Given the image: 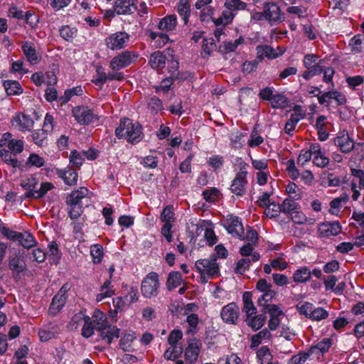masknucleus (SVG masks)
<instances>
[{
  "instance_id": "nucleus-1",
  "label": "nucleus",
  "mask_w": 364,
  "mask_h": 364,
  "mask_svg": "<svg viewBox=\"0 0 364 364\" xmlns=\"http://www.w3.org/2000/svg\"><path fill=\"white\" fill-rule=\"evenodd\" d=\"M142 127L139 123H133L129 118L120 120L119 125L115 129V134L119 138H125L131 144H136L142 139Z\"/></svg>"
},
{
  "instance_id": "nucleus-2",
  "label": "nucleus",
  "mask_w": 364,
  "mask_h": 364,
  "mask_svg": "<svg viewBox=\"0 0 364 364\" xmlns=\"http://www.w3.org/2000/svg\"><path fill=\"white\" fill-rule=\"evenodd\" d=\"M89 190L85 187L72 191L66 197L65 203L68 206V215L73 220L77 219L82 213V200L87 198Z\"/></svg>"
},
{
  "instance_id": "nucleus-3",
  "label": "nucleus",
  "mask_w": 364,
  "mask_h": 364,
  "mask_svg": "<svg viewBox=\"0 0 364 364\" xmlns=\"http://www.w3.org/2000/svg\"><path fill=\"white\" fill-rule=\"evenodd\" d=\"M159 274L156 272H151L141 282V294L146 298L156 297L159 294Z\"/></svg>"
},
{
  "instance_id": "nucleus-4",
  "label": "nucleus",
  "mask_w": 364,
  "mask_h": 364,
  "mask_svg": "<svg viewBox=\"0 0 364 364\" xmlns=\"http://www.w3.org/2000/svg\"><path fill=\"white\" fill-rule=\"evenodd\" d=\"M216 260V255L213 254L209 259L197 260L195 267L200 274H206L208 277H215L218 276L219 273V267Z\"/></svg>"
},
{
  "instance_id": "nucleus-5",
  "label": "nucleus",
  "mask_w": 364,
  "mask_h": 364,
  "mask_svg": "<svg viewBox=\"0 0 364 364\" xmlns=\"http://www.w3.org/2000/svg\"><path fill=\"white\" fill-rule=\"evenodd\" d=\"M53 117L49 114H47L43 128L41 129L36 130L33 134V139L36 144L41 146L43 145L44 141L47 139L48 134L51 133L53 130Z\"/></svg>"
},
{
  "instance_id": "nucleus-6",
  "label": "nucleus",
  "mask_w": 364,
  "mask_h": 364,
  "mask_svg": "<svg viewBox=\"0 0 364 364\" xmlns=\"http://www.w3.org/2000/svg\"><path fill=\"white\" fill-rule=\"evenodd\" d=\"M263 9L264 11V19L271 25H277L284 20V14L277 4L272 2L265 3Z\"/></svg>"
},
{
  "instance_id": "nucleus-7",
  "label": "nucleus",
  "mask_w": 364,
  "mask_h": 364,
  "mask_svg": "<svg viewBox=\"0 0 364 364\" xmlns=\"http://www.w3.org/2000/svg\"><path fill=\"white\" fill-rule=\"evenodd\" d=\"M246 166L247 164L244 163L231 184V191L237 196H241L245 193V186L247 183Z\"/></svg>"
},
{
  "instance_id": "nucleus-8",
  "label": "nucleus",
  "mask_w": 364,
  "mask_h": 364,
  "mask_svg": "<svg viewBox=\"0 0 364 364\" xmlns=\"http://www.w3.org/2000/svg\"><path fill=\"white\" fill-rule=\"evenodd\" d=\"M239 315L240 308L235 302H231L225 305L220 311L221 318L224 322L228 324L236 325Z\"/></svg>"
},
{
  "instance_id": "nucleus-9",
  "label": "nucleus",
  "mask_w": 364,
  "mask_h": 364,
  "mask_svg": "<svg viewBox=\"0 0 364 364\" xmlns=\"http://www.w3.org/2000/svg\"><path fill=\"white\" fill-rule=\"evenodd\" d=\"M136 57L134 53L129 51L122 52L112 59L109 66L112 70L118 71L129 66Z\"/></svg>"
},
{
  "instance_id": "nucleus-10",
  "label": "nucleus",
  "mask_w": 364,
  "mask_h": 364,
  "mask_svg": "<svg viewBox=\"0 0 364 364\" xmlns=\"http://www.w3.org/2000/svg\"><path fill=\"white\" fill-rule=\"evenodd\" d=\"M73 114L78 123L88 124L94 122L96 115L87 107H75L73 109Z\"/></svg>"
},
{
  "instance_id": "nucleus-11",
  "label": "nucleus",
  "mask_w": 364,
  "mask_h": 364,
  "mask_svg": "<svg viewBox=\"0 0 364 364\" xmlns=\"http://www.w3.org/2000/svg\"><path fill=\"white\" fill-rule=\"evenodd\" d=\"M67 288L65 285H63L58 292L54 296V297L52 299L51 304L49 308V314L50 315L55 316L57 314L64 306L66 300V293H67Z\"/></svg>"
},
{
  "instance_id": "nucleus-12",
  "label": "nucleus",
  "mask_w": 364,
  "mask_h": 364,
  "mask_svg": "<svg viewBox=\"0 0 364 364\" xmlns=\"http://www.w3.org/2000/svg\"><path fill=\"white\" fill-rule=\"evenodd\" d=\"M224 226L226 228L228 232L235 236L242 238L245 230L243 225L237 216L233 215H228L225 221Z\"/></svg>"
},
{
  "instance_id": "nucleus-13",
  "label": "nucleus",
  "mask_w": 364,
  "mask_h": 364,
  "mask_svg": "<svg viewBox=\"0 0 364 364\" xmlns=\"http://www.w3.org/2000/svg\"><path fill=\"white\" fill-rule=\"evenodd\" d=\"M129 36L125 32H117L110 35L105 40L107 46L112 50L121 49L124 46L125 42Z\"/></svg>"
},
{
  "instance_id": "nucleus-14",
  "label": "nucleus",
  "mask_w": 364,
  "mask_h": 364,
  "mask_svg": "<svg viewBox=\"0 0 364 364\" xmlns=\"http://www.w3.org/2000/svg\"><path fill=\"white\" fill-rule=\"evenodd\" d=\"M341 231V226L338 222H326L318 226V232L320 237H329L331 236L338 235Z\"/></svg>"
},
{
  "instance_id": "nucleus-15",
  "label": "nucleus",
  "mask_w": 364,
  "mask_h": 364,
  "mask_svg": "<svg viewBox=\"0 0 364 364\" xmlns=\"http://www.w3.org/2000/svg\"><path fill=\"white\" fill-rule=\"evenodd\" d=\"M21 50L27 60L32 65H36L41 60V55L31 42L24 41L21 44Z\"/></svg>"
},
{
  "instance_id": "nucleus-16",
  "label": "nucleus",
  "mask_w": 364,
  "mask_h": 364,
  "mask_svg": "<svg viewBox=\"0 0 364 364\" xmlns=\"http://www.w3.org/2000/svg\"><path fill=\"white\" fill-rule=\"evenodd\" d=\"M256 50L257 58L260 59H263L264 57L269 59H275L284 53V50L280 47H277L278 51H276L272 47L267 45L257 46Z\"/></svg>"
},
{
  "instance_id": "nucleus-17",
  "label": "nucleus",
  "mask_w": 364,
  "mask_h": 364,
  "mask_svg": "<svg viewBox=\"0 0 364 364\" xmlns=\"http://www.w3.org/2000/svg\"><path fill=\"white\" fill-rule=\"evenodd\" d=\"M201 343L196 339L191 341L185 350V359L190 364L194 363L199 355Z\"/></svg>"
},
{
  "instance_id": "nucleus-18",
  "label": "nucleus",
  "mask_w": 364,
  "mask_h": 364,
  "mask_svg": "<svg viewBox=\"0 0 364 364\" xmlns=\"http://www.w3.org/2000/svg\"><path fill=\"white\" fill-rule=\"evenodd\" d=\"M334 144L343 153H349L354 149V141L348 134H343L334 139Z\"/></svg>"
},
{
  "instance_id": "nucleus-19",
  "label": "nucleus",
  "mask_w": 364,
  "mask_h": 364,
  "mask_svg": "<svg viewBox=\"0 0 364 364\" xmlns=\"http://www.w3.org/2000/svg\"><path fill=\"white\" fill-rule=\"evenodd\" d=\"M53 188L54 186L52 183L43 182L41 184V186L38 189L36 188V191L34 193L26 192L24 195L21 196V198L40 199L44 197L47 192Z\"/></svg>"
},
{
  "instance_id": "nucleus-20",
  "label": "nucleus",
  "mask_w": 364,
  "mask_h": 364,
  "mask_svg": "<svg viewBox=\"0 0 364 364\" xmlns=\"http://www.w3.org/2000/svg\"><path fill=\"white\" fill-rule=\"evenodd\" d=\"M18 125L19 127V129L22 132L23 131H30L33 127L34 122L31 118L30 116L22 114L16 115L13 119V124Z\"/></svg>"
},
{
  "instance_id": "nucleus-21",
  "label": "nucleus",
  "mask_w": 364,
  "mask_h": 364,
  "mask_svg": "<svg viewBox=\"0 0 364 364\" xmlns=\"http://www.w3.org/2000/svg\"><path fill=\"white\" fill-rule=\"evenodd\" d=\"M56 174L68 186H75L77 184V173L72 168H68V170L58 169Z\"/></svg>"
},
{
  "instance_id": "nucleus-22",
  "label": "nucleus",
  "mask_w": 364,
  "mask_h": 364,
  "mask_svg": "<svg viewBox=\"0 0 364 364\" xmlns=\"http://www.w3.org/2000/svg\"><path fill=\"white\" fill-rule=\"evenodd\" d=\"M9 268L12 271L13 276L16 279L26 269V263L18 257H14L9 261Z\"/></svg>"
},
{
  "instance_id": "nucleus-23",
  "label": "nucleus",
  "mask_w": 364,
  "mask_h": 364,
  "mask_svg": "<svg viewBox=\"0 0 364 364\" xmlns=\"http://www.w3.org/2000/svg\"><path fill=\"white\" fill-rule=\"evenodd\" d=\"M59 333L58 326L57 325H50L41 328L38 331V336L41 341L46 342L56 337Z\"/></svg>"
},
{
  "instance_id": "nucleus-24",
  "label": "nucleus",
  "mask_w": 364,
  "mask_h": 364,
  "mask_svg": "<svg viewBox=\"0 0 364 364\" xmlns=\"http://www.w3.org/2000/svg\"><path fill=\"white\" fill-rule=\"evenodd\" d=\"M120 329L116 326L109 325L106 328L100 333V336L102 340L110 344L114 338L119 337Z\"/></svg>"
},
{
  "instance_id": "nucleus-25",
  "label": "nucleus",
  "mask_w": 364,
  "mask_h": 364,
  "mask_svg": "<svg viewBox=\"0 0 364 364\" xmlns=\"http://www.w3.org/2000/svg\"><path fill=\"white\" fill-rule=\"evenodd\" d=\"M267 317L263 312L256 314L251 318H245L247 325L254 331L260 329L265 323Z\"/></svg>"
},
{
  "instance_id": "nucleus-26",
  "label": "nucleus",
  "mask_w": 364,
  "mask_h": 364,
  "mask_svg": "<svg viewBox=\"0 0 364 364\" xmlns=\"http://www.w3.org/2000/svg\"><path fill=\"white\" fill-rule=\"evenodd\" d=\"M132 6L134 3L132 0H116L114 11L118 15L130 14L132 13Z\"/></svg>"
},
{
  "instance_id": "nucleus-27",
  "label": "nucleus",
  "mask_w": 364,
  "mask_h": 364,
  "mask_svg": "<svg viewBox=\"0 0 364 364\" xmlns=\"http://www.w3.org/2000/svg\"><path fill=\"white\" fill-rule=\"evenodd\" d=\"M149 64L155 70L162 69L166 64V56L160 51L154 52L150 56Z\"/></svg>"
},
{
  "instance_id": "nucleus-28",
  "label": "nucleus",
  "mask_w": 364,
  "mask_h": 364,
  "mask_svg": "<svg viewBox=\"0 0 364 364\" xmlns=\"http://www.w3.org/2000/svg\"><path fill=\"white\" fill-rule=\"evenodd\" d=\"M311 278V272L306 267L297 269L293 274V280L296 283H306Z\"/></svg>"
},
{
  "instance_id": "nucleus-29",
  "label": "nucleus",
  "mask_w": 364,
  "mask_h": 364,
  "mask_svg": "<svg viewBox=\"0 0 364 364\" xmlns=\"http://www.w3.org/2000/svg\"><path fill=\"white\" fill-rule=\"evenodd\" d=\"M182 282V275L179 272H171L167 278V281L166 283V288L168 291H172L173 289L178 287Z\"/></svg>"
},
{
  "instance_id": "nucleus-30",
  "label": "nucleus",
  "mask_w": 364,
  "mask_h": 364,
  "mask_svg": "<svg viewBox=\"0 0 364 364\" xmlns=\"http://www.w3.org/2000/svg\"><path fill=\"white\" fill-rule=\"evenodd\" d=\"M176 23V16L174 14L169 15L160 21L159 28L162 31H172L175 28Z\"/></svg>"
},
{
  "instance_id": "nucleus-31",
  "label": "nucleus",
  "mask_w": 364,
  "mask_h": 364,
  "mask_svg": "<svg viewBox=\"0 0 364 364\" xmlns=\"http://www.w3.org/2000/svg\"><path fill=\"white\" fill-rule=\"evenodd\" d=\"M4 87L8 95H19L23 92L20 83L16 80H5Z\"/></svg>"
},
{
  "instance_id": "nucleus-32",
  "label": "nucleus",
  "mask_w": 364,
  "mask_h": 364,
  "mask_svg": "<svg viewBox=\"0 0 364 364\" xmlns=\"http://www.w3.org/2000/svg\"><path fill=\"white\" fill-rule=\"evenodd\" d=\"M19 245L26 249H30L36 245L37 241L35 237L30 233L25 232H21L19 239H18Z\"/></svg>"
},
{
  "instance_id": "nucleus-33",
  "label": "nucleus",
  "mask_w": 364,
  "mask_h": 364,
  "mask_svg": "<svg viewBox=\"0 0 364 364\" xmlns=\"http://www.w3.org/2000/svg\"><path fill=\"white\" fill-rule=\"evenodd\" d=\"M95 319L93 321V323L95 329L98 332H102L104 328H106L110 323L107 321L105 315L98 311L95 314Z\"/></svg>"
},
{
  "instance_id": "nucleus-34",
  "label": "nucleus",
  "mask_w": 364,
  "mask_h": 364,
  "mask_svg": "<svg viewBox=\"0 0 364 364\" xmlns=\"http://www.w3.org/2000/svg\"><path fill=\"white\" fill-rule=\"evenodd\" d=\"M253 245L254 244L248 242L247 245H243L240 247V253L244 257H251L252 262H257L260 258V255L258 252L253 251Z\"/></svg>"
},
{
  "instance_id": "nucleus-35",
  "label": "nucleus",
  "mask_w": 364,
  "mask_h": 364,
  "mask_svg": "<svg viewBox=\"0 0 364 364\" xmlns=\"http://www.w3.org/2000/svg\"><path fill=\"white\" fill-rule=\"evenodd\" d=\"M178 13L183 18L184 23L188 21L191 14V6L188 0H180L178 4Z\"/></svg>"
},
{
  "instance_id": "nucleus-36",
  "label": "nucleus",
  "mask_w": 364,
  "mask_h": 364,
  "mask_svg": "<svg viewBox=\"0 0 364 364\" xmlns=\"http://www.w3.org/2000/svg\"><path fill=\"white\" fill-rule=\"evenodd\" d=\"M272 337L268 328H265L258 333L253 335L251 338V347L258 346L262 340H269Z\"/></svg>"
},
{
  "instance_id": "nucleus-37",
  "label": "nucleus",
  "mask_w": 364,
  "mask_h": 364,
  "mask_svg": "<svg viewBox=\"0 0 364 364\" xmlns=\"http://www.w3.org/2000/svg\"><path fill=\"white\" fill-rule=\"evenodd\" d=\"M270 103L274 109H284L288 106L289 100L284 95L277 93L274 95Z\"/></svg>"
},
{
  "instance_id": "nucleus-38",
  "label": "nucleus",
  "mask_w": 364,
  "mask_h": 364,
  "mask_svg": "<svg viewBox=\"0 0 364 364\" xmlns=\"http://www.w3.org/2000/svg\"><path fill=\"white\" fill-rule=\"evenodd\" d=\"M16 154H13L9 150L4 149L0 150V156L1 157L2 160L14 168L19 166L18 161L16 157Z\"/></svg>"
},
{
  "instance_id": "nucleus-39",
  "label": "nucleus",
  "mask_w": 364,
  "mask_h": 364,
  "mask_svg": "<svg viewBox=\"0 0 364 364\" xmlns=\"http://www.w3.org/2000/svg\"><path fill=\"white\" fill-rule=\"evenodd\" d=\"M111 284V279H107L100 287V294L97 295V300L98 301H102L105 298L111 297L114 294V290L109 287Z\"/></svg>"
},
{
  "instance_id": "nucleus-40",
  "label": "nucleus",
  "mask_w": 364,
  "mask_h": 364,
  "mask_svg": "<svg viewBox=\"0 0 364 364\" xmlns=\"http://www.w3.org/2000/svg\"><path fill=\"white\" fill-rule=\"evenodd\" d=\"M282 212L286 214L292 213L299 208V205L292 198H286L282 204H280Z\"/></svg>"
},
{
  "instance_id": "nucleus-41",
  "label": "nucleus",
  "mask_w": 364,
  "mask_h": 364,
  "mask_svg": "<svg viewBox=\"0 0 364 364\" xmlns=\"http://www.w3.org/2000/svg\"><path fill=\"white\" fill-rule=\"evenodd\" d=\"M257 358L260 361V363H269L273 358L269 348L267 346H262L257 351Z\"/></svg>"
},
{
  "instance_id": "nucleus-42",
  "label": "nucleus",
  "mask_w": 364,
  "mask_h": 364,
  "mask_svg": "<svg viewBox=\"0 0 364 364\" xmlns=\"http://www.w3.org/2000/svg\"><path fill=\"white\" fill-rule=\"evenodd\" d=\"M82 90L81 87H75L72 89L66 90L64 95L59 98V102L61 104L67 103L70 98L74 95H82Z\"/></svg>"
},
{
  "instance_id": "nucleus-43",
  "label": "nucleus",
  "mask_w": 364,
  "mask_h": 364,
  "mask_svg": "<svg viewBox=\"0 0 364 364\" xmlns=\"http://www.w3.org/2000/svg\"><path fill=\"white\" fill-rule=\"evenodd\" d=\"M182 352V347H178L177 345H173L165 351L164 356L167 360H173L179 358Z\"/></svg>"
},
{
  "instance_id": "nucleus-44",
  "label": "nucleus",
  "mask_w": 364,
  "mask_h": 364,
  "mask_svg": "<svg viewBox=\"0 0 364 364\" xmlns=\"http://www.w3.org/2000/svg\"><path fill=\"white\" fill-rule=\"evenodd\" d=\"M282 212L280 204L276 203H270L265 206L264 214L269 218H273L279 216Z\"/></svg>"
},
{
  "instance_id": "nucleus-45",
  "label": "nucleus",
  "mask_w": 364,
  "mask_h": 364,
  "mask_svg": "<svg viewBox=\"0 0 364 364\" xmlns=\"http://www.w3.org/2000/svg\"><path fill=\"white\" fill-rule=\"evenodd\" d=\"M253 262L251 260V257H247L240 259L236 264L235 272L239 274H244L245 271L249 269L250 264Z\"/></svg>"
},
{
  "instance_id": "nucleus-46",
  "label": "nucleus",
  "mask_w": 364,
  "mask_h": 364,
  "mask_svg": "<svg viewBox=\"0 0 364 364\" xmlns=\"http://www.w3.org/2000/svg\"><path fill=\"white\" fill-rule=\"evenodd\" d=\"M95 329V328L91 318L89 316H86L82 329V336L85 338H89L93 335Z\"/></svg>"
},
{
  "instance_id": "nucleus-47",
  "label": "nucleus",
  "mask_w": 364,
  "mask_h": 364,
  "mask_svg": "<svg viewBox=\"0 0 364 364\" xmlns=\"http://www.w3.org/2000/svg\"><path fill=\"white\" fill-rule=\"evenodd\" d=\"M277 294V291L273 290L272 288L263 292L262 295L258 299V305L260 306H267V303L271 301L276 296Z\"/></svg>"
},
{
  "instance_id": "nucleus-48",
  "label": "nucleus",
  "mask_w": 364,
  "mask_h": 364,
  "mask_svg": "<svg viewBox=\"0 0 364 364\" xmlns=\"http://www.w3.org/2000/svg\"><path fill=\"white\" fill-rule=\"evenodd\" d=\"M60 36L67 41H71L77 33L75 28H71L69 26H63L60 30Z\"/></svg>"
},
{
  "instance_id": "nucleus-49",
  "label": "nucleus",
  "mask_w": 364,
  "mask_h": 364,
  "mask_svg": "<svg viewBox=\"0 0 364 364\" xmlns=\"http://www.w3.org/2000/svg\"><path fill=\"white\" fill-rule=\"evenodd\" d=\"M331 341L329 339H323V341L318 343L316 346L311 347L310 353H316L317 351L323 353L328 350L331 347Z\"/></svg>"
},
{
  "instance_id": "nucleus-50",
  "label": "nucleus",
  "mask_w": 364,
  "mask_h": 364,
  "mask_svg": "<svg viewBox=\"0 0 364 364\" xmlns=\"http://www.w3.org/2000/svg\"><path fill=\"white\" fill-rule=\"evenodd\" d=\"M38 186V181L36 178L33 177L27 178L24 180H22L21 182V186L26 190V192L34 193L36 191Z\"/></svg>"
},
{
  "instance_id": "nucleus-51",
  "label": "nucleus",
  "mask_w": 364,
  "mask_h": 364,
  "mask_svg": "<svg viewBox=\"0 0 364 364\" xmlns=\"http://www.w3.org/2000/svg\"><path fill=\"white\" fill-rule=\"evenodd\" d=\"M261 312H263L264 315L266 313H268L270 317L279 316L284 314L279 307L275 304H267V306H263Z\"/></svg>"
},
{
  "instance_id": "nucleus-52",
  "label": "nucleus",
  "mask_w": 364,
  "mask_h": 364,
  "mask_svg": "<svg viewBox=\"0 0 364 364\" xmlns=\"http://www.w3.org/2000/svg\"><path fill=\"white\" fill-rule=\"evenodd\" d=\"M9 151L13 154H19L23 149V142L22 140L11 139L9 140L7 144Z\"/></svg>"
},
{
  "instance_id": "nucleus-53",
  "label": "nucleus",
  "mask_w": 364,
  "mask_h": 364,
  "mask_svg": "<svg viewBox=\"0 0 364 364\" xmlns=\"http://www.w3.org/2000/svg\"><path fill=\"white\" fill-rule=\"evenodd\" d=\"M328 316V313L321 307L313 308L310 318L314 321H321Z\"/></svg>"
},
{
  "instance_id": "nucleus-54",
  "label": "nucleus",
  "mask_w": 364,
  "mask_h": 364,
  "mask_svg": "<svg viewBox=\"0 0 364 364\" xmlns=\"http://www.w3.org/2000/svg\"><path fill=\"white\" fill-rule=\"evenodd\" d=\"M70 162L73 166L79 168L84 162V155L82 152H78L76 150H73L70 153Z\"/></svg>"
},
{
  "instance_id": "nucleus-55",
  "label": "nucleus",
  "mask_w": 364,
  "mask_h": 364,
  "mask_svg": "<svg viewBox=\"0 0 364 364\" xmlns=\"http://www.w3.org/2000/svg\"><path fill=\"white\" fill-rule=\"evenodd\" d=\"M286 170L292 180H296L300 176L299 171L295 166L294 159L287 161Z\"/></svg>"
},
{
  "instance_id": "nucleus-56",
  "label": "nucleus",
  "mask_w": 364,
  "mask_h": 364,
  "mask_svg": "<svg viewBox=\"0 0 364 364\" xmlns=\"http://www.w3.org/2000/svg\"><path fill=\"white\" fill-rule=\"evenodd\" d=\"M247 4L241 0H226L225 6L230 10H243Z\"/></svg>"
},
{
  "instance_id": "nucleus-57",
  "label": "nucleus",
  "mask_w": 364,
  "mask_h": 364,
  "mask_svg": "<svg viewBox=\"0 0 364 364\" xmlns=\"http://www.w3.org/2000/svg\"><path fill=\"white\" fill-rule=\"evenodd\" d=\"M91 255L95 263H100L103 257V248L100 245H95L91 247Z\"/></svg>"
},
{
  "instance_id": "nucleus-58",
  "label": "nucleus",
  "mask_w": 364,
  "mask_h": 364,
  "mask_svg": "<svg viewBox=\"0 0 364 364\" xmlns=\"http://www.w3.org/2000/svg\"><path fill=\"white\" fill-rule=\"evenodd\" d=\"M351 51L355 53H360L362 50V41L360 35L355 36L349 42Z\"/></svg>"
},
{
  "instance_id": "nucleus-59",
  "label": "nucleus",
  "mask_w": 364,
  "mask_h": 364,
  "mask_svg": "<svg viewBox=\"0 0 364 364\" xmlns=\"http://www.w3.org/2000/svg\"><path fill=\"white\" fill-rule=\"evenodd\" d=\"M326 96H328V99H333L336 101L338 105H344L346 102L345 95L338 91H329L326 92Z\"/></svg>"
},
{
  "instance_id": "nucleus-60",
  "label": "nucleus",
  "mask_w": 364,
  "mask_h": 364,
  "mask_svg": "<svg viewBox=\"0 0 364 364\" xmlns=\"http://www.w3.org/2000/svg\"><path fill=\"white\" fill-rule=\"evenodd\" d=\"M0 227H1V229H0L1 232L2 233V235L4 236H5L9 240L18 241V239H19V235H20L21 232L14 231L5 226L1 225H0Z\"/></svg>"
},
{
  "instance_id": "nucleus-61",
  "label": "nucleus",
  "mask_w": 364,
  "mask_h": 364,
  "mask_svg": "<svg viewBox=\"0 0 364 364\" xmlns=\"http://www.w3.org/2000/svg\"><path fill=\"white\" fill-rule=\"evenodd\" d=\"M45 164L43 158L39 156L38 154H31L28 159L27 164L33 166L38 168L43 166Z\"/></svg>"
},
{
  "instance_id": "nucleus-62",
  "label": "nucleus",
  "mask_w": 364,
  "mask_h": 364,
  "mask_svg": "<svg viewBox=\"0 0 364 364\" xmlns=\"http://www.w3.org/2000/svg\"><path fill=\"white\" fill-rule=\"evenodd\" d=\"M173 215L174 213L173 210V207L168 205L163 209L160 218L161 221L164 222L165 223H171V220L173 219Z\"/></svg>"
},
{
  "instance_id": "nucleus-63",
  "label": "nucleus",
  "mask_w": 364,
  "mask_h": 364,
  "mask_svg": "<svg viewBox=\"0 0 364 364\" xmlns=\"http://www.w3.org/2000/svg\"><path fill=\"white\" fill-rule=\"evenodd\" d=\"M241 240H247L249 242L252 244H257L258 240V234L257 232L252 228H249L245 235V233L242 234Z\"/></svg>"
},
{
  "instance_id": "nucleus-64",
  "label": "nucleus",
  "mask_w": 364,
  "mask_h": 364,
  "mask_svg": "<svg viewBox=\"0 0 364 364\" xmlns=\"http://www.w3.org/2000/svg\"><path fill=\"white\" fill-rule=\"evenodd\" d=\"M311 355H312V353H310V349H309L308 352L300 353L294 355L291 358V362L293 364H303Z\"/></svg>"
}]
</instances>
